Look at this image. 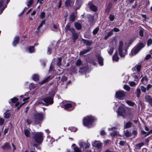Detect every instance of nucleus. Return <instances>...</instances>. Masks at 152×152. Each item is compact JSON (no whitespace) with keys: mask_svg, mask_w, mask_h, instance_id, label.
Returning <instances> with one entry per match:
<instances>
[{"mask_svg":"<svg viewBox=\"0 0 152 152\" xmlns=\"http://www.w3.org/2000/svg\"><path fill=\"white\" fill-rule=\"evenodd\" d=\"M71 24L70 23H69L66 26L65 28V30L66 32L69 31L72 33H73L74 32V31H75V29L72 28H70Z\"/></svg>","mask_w":152,"mask_h":152,"instance_id":"dca6fc26","label":"nucleus"},{"mask_svg":"<svg viewBox=\"0 0 152 152\" xmlns=\"http://www.w3.org/2000/svg\"><path fill=\"white\" fill-rule=\"evenodd\" d=\"M88 6L89 7L91 10L93 11L96 12L97 10V7L94 4H88Z\"/></svg>","mask_w":152,"mask_h":152,"instance_id":"aec40b11","label":"nucleus"},{"mask_svg":"<svg viewBox=\"0 0 152 152\" xmlns=\"http://www.w3.org/2000/svg\"><path fill=\"white\" fill-rule=\"evenodd\" d=\"M75 64L77 66H79L81 65H82L83 66L82 67L80 68V72L82 71H81V70H82L85 71V70H86L87 68V67H86V66L83 65V64H82V62L80 59H78L77 61L75 63Z\"/></svg>","mask_w":152,"mask_h":152,"instance_id":"f8f14e48","label":"nucleus"},{"mask_svg":"<svg viewBox=\"0 0 152 152\" xmlns=\"http://www.w3.org/2000/svg\"><path fill=\"white\" fill-rule=\"evenodd\" d=\"M115 97L120 100L124 99L126 97V93L123 91H119L115 93Z\"/></svg>","mask_w":152,"mask_h":152,"instance_id":"1a4fd4ad","label":"nucleus"},{"mask_svg":"<svg viewBox=\"0 0 152 152\" xmlns=\"http://www.w3.org/2000/svg\"><path fill=\"white\" fill-rule=\"evenodd\" d=\"M18 99L16 97H14L11 99V102H9V103L10 104L12 103V104H11L12 106H13L14 105L15 107L18 106L19 104V102H18Z\"/></svg>","mask_w":152,"mask_h":152,"instance_id":"4468645a","label":"nucleus"},{"mask_svg":"<svg viewBox=\"0 0 152 152\" xmlns=\"http://www.w3.org/2000/svg\"><path fill=\"white\" fill-rule=\"evenodd\" d=\"M75 144H73L72 146L74 147V150L75 152H81V151L78 148L75 147Z\"/></svg>","mask_w":152,"mask_h":152,"instance_id":"f704fd0d","label":"nucleus"},{"mask_svg":"<svg viewBox=\"0 0 152 152\" xmlns=\"http://www.w3.org/2000/svg\"><path fill=\"white\" fill-rule=\"evenodd\" d=\"M96 58L98 59L99 63L100 66H102L103 65V59L100 55H97L96 56Z\"/></svg>","mask_w":152,"mask_h":152,"instance_id":"6ab92c4d","label":"nucleus"},{"mask_svg":"<svg viewBox=\"0 0 152 152\" xmlns=\"http://www.w3.org/2000/svg\"><path fill=\"white\" fill-rule=\"evenodd\" d=\"M24 134L26 137H30V130L29 129H25L24 130Z\"/></svg>","mask_w":152,"mask_h":152,"instance_id":"72a5a7b5","label":"nucleus"},{"mask_svg":"<svg viewBox=\"0 0 152 152\" xmlns=\"http://www.w3.org/2000/svg\"><path fill=\"white\" fill-rule=\"evenodd\" d=\"M53 77H51V78L50 76H49L48 77H47V78H46L45 79L43 80L42 81L40 82V84H42L48 81H49Z\"/></svg>","mask_w":152,"mask_h":152,"instance_id":"c85d7f7f","label":"nucleus"},{"mask_svg":"<svg viewBox=\"0 0 152 152\" xmlns=\"http://www.w3.org/2000/svg\"><path fill=\"white\" fill-rule=\"evenodd\" d=\"M10 0H7V4L9 2ZM4 1L3 0L0 1V14H1L3 10L7 7V4L4 5L3 4Z\"/></svg>","mask_w":152,"mask_h":152,"instance_id":"9b49d317","label":"nucleus"},{"mask_svg":"<svg viewBox=\"0 0 152 152\" xmlns=\"http://www.w3.org/2000/svg\"><path fill=\"white\" fill-rule=\"evenodd\" d=\"M113 42H112L111 43V45L112 44L113 45ZM111 47H110L109 50L108 51V53L110 55H111L113 53V50L114 49V48L116 46V42H115L114 43V45H111Z\"/></svg>","mask_w":152,"mask_h":152,"instance_id":"a211bd4d","label":"nucleus"},{"mask_svg":"<svg viewBox=\"0 0 152 152\" xmlns=\"http://www.w3.org/2000/svg\"><path fill=\"white\" fill-rule=\"evenodd\" d=\"M19 40V38L18 36H16L15 37L12 42L13 46H15L18 43Z\"/></svg>","mask_w":152,"mask_h":152,"instance_id":"b1692460","label":"nucleus"},{"mask_svg":"<svg viewBox=\"0 0 152 152\" xmlns=\"http://www.w3.org/2000/svg\"><path fill=\"white\" fill-rule=\"evenodd\" d=\"M115 18V15L112 14H110L109 16V19L110 21H113Z\"/></svg>","mask_w":152,"mask_h":152,"instance_id":"de8ad7c7","label":"nucleus"},{"mask_svg":"<svg viewBox=\"0 0 152 152\" xmlns=\"http://www.w3.org/2000/svg\"><path fill=\"white\" fill-rule=\"evenodd\" d=\"M125 105L121 104V106L118 108V110L117 111L118 115L121 116L123 117L126 115V110L124 108Z\"/></svg>","mask_w":152,"mask_h":152,"instance_id":"6e6552de","label":"nucleus"},{"mask_svg":"<svg viewBox=\"0 0 152 152\" xmlns=\"http://www.w3.org/2000/svg\"><path fill=\"white\" fill-rule=\"evenodd\" d=\"M75 26L77 30H80L81 29V25L78 23H75Z\"/></svg>","mask_w":152,"mask_h":152,"instance_id":"e433bc0d","label":"nucleus"},{"mask_svg":"<svg viewBox=\"0 0 152 152\" xmlns=\"http://www.w3.org/2000/svg\"><path fill=\"white\" fill-rule=\"evenodd\" d=\"M141 90L143 92L145 93L146 91L147 88H146L142 86H141Z\"/></svg>","mask_w":152,"mask_h":152,"instance_id":"3c124183","label":"nucleus"},{"mask_svg":"<svg viewBox=\"0 0 152 152\" xmlns=\"http://www.w3.org/2000/svg\"><path fill=\"white\" fill-rule=\"evenodd\" d=\"M110 142H111V141L109 140H106L104 142V144L106 145H108V144L110 143Z\"/></svg>","mask_w":152,"mask_h":152,"instance_id":"680f3d73","label":"nucleus"},{"mask_svg":"<svg viewBox=\"0 0 152 152\" xmlns=\"http://www.w3.org/2000/svg\"><path fill=\"white\" fill-rule=\"evenodd\" d=\"M99 28V27L96 28L93 31V33L95 35L96 34L98 31Z\"/></svg>","mask_w":152,"mask_h":152,"instance_id":"603ef678","label":"nucleus"},{"mask_svg":"<svg viewBox=\"0 0 152 152\" xmlns=\"http://www.w3.org/2000/svg\"><path fill=\"white\" fill-rule=\"evenodd\" d=\"M145 98L146 100V101L148 102L149 104L152 105V98L149 95H146L145 96Z\"/></svg>","mask_w":152,"mask_h":152,"instance_id":"5701e85b","label":"nucleus"},{"mask_svg":"<svg viewBox=\"0 0 152 152\" xmlns=\"http://www.w3.org/2000/svg\"><path fill=\"white\" fill-rule=\"evenodd\" d=\"M51 53V48L50 47L48 48L47 53L48 54H50Z\"/></svg>","mask_w":152,"mask_h":152,"instance_id":"bf43d9fd","label":"nucleus"},{"mask_svg":"<svg viewBox=\"0 0 152 152\" xmlns=\"http://www.w3.org/2000/svg\"><path fill=\"white\" fill-rule=\"evenodd\" d=\"M11 148V146L10 145V144L8 142H7L2 146V148L3 149L5 150H8L10 149Z\"/></svg>","mask_w":152,"mask_h":152,"instance_id":"a878e982","label":"nucleus"},{"mask_svg":"<svg viewBox=\"0 0 152 152\" xmlns=\"http://www.w3.org/2000/svg\"><path fill=\"white\" fill-rule=\"evenodd\" d=\"M32 78L33 79L34 81H37L39 79V76L37 74H34L33 75Z\"/></svg>","mask_w":152,"mask_h":152,"instance_id":"ea45409f","label":"nucleus"},{"mask_svg":"<svg viewBox=\"0 0 152 152\" xmlns=\"http://www.w3.org/2000/svg\"><path fill=\"white\" fill-rule=\"evenodd\" d=\"M55 95L54 92L51 91L49 93V96L43 99L39 100L37 102L38 104H44L46 106L51 104L53 102V97Z\"/></svg>","mask_w":152,"mask_h":152,"instance_id":"f257e3e1","label":"nucleus"},{"mask_svg":"<svg viewBox=\"0 0 152 152\" xmlns=\"http://www.w3.org/2000/svg\"><path fill=\"white\" fill-rule=\"evenodd\" d=\"M33 3V0H27V6L28 7L31 6Z\"/></svg>","mask_w":152,"mask_h":152,"instance_id":"c03bdc74","label":"nucleus"},{"mask_svg":"<svg viewBox=\"0 0 152 152\" xmlns=\"http://www.w3.org/2000/svg\"><path fill=\"white\" fill-rule=\"evenodd\" d=\"M52 30L54 31H57L59 30V26L58 24H54L53 27L51 28Z\"/></svg>","mask_w":152,"mask_h":152,"instance_id":"cd10ccee","label":"nucleus"},{"mask_svg":"<svg viewBox=\"0 0 152 152\" xmlns=\"http://www.w3.org/2000/svg\"><path fill=\"white\" fill-rule=\"evenodd\" d=\"M45 115V113L35 112L33 115L35 124H39L42 121Z\"/></svg>","mask_w":152,"mask_h":152,"instance_id":"f03ea898","label":"nucleus"},{"mask_svg":"<svg viewBox=\"0 0 152 152\" xmlns=\"http://www.w3.org/2000/svg\"><path fill=\"white\" fill-rule=\"evenodd\" d=\"M136 93H137V96L138 97H139L140 96L141 91L140 89L137 88L136 90Z\"/></svg>","mask_w":152,"mask_h":152,"instance_id":"49530a36","label":"nucleus"},{"mask_svg":"<svg viewBox=\"0 0 152 152\" xmlns=\"http://www.w3.org/2000/svg\"><path fill=\"white\" fill-rule=\"evenodd\" d=\"M75 19V15L74 13H72L70 16V20L72 22H74Z\"/></svg>","mask_w":152,"mask_h":152,"instance_id":"473e14b6","label":"nucleus"},{"mask_svg":"<svg viewBox=\"0 0 152 152\" xmlns=\"http://www.w3.org/2000/svg\"><path fill=\"white\" fill-rule=\"evenodd\" d=\"M36 87V85L33 83H31L29 86V88L30 90L34 89Z\"/></svg>","mask_w":152,"mask_h":152,"instance_id":"79ce46f5","label":"nucleus"},{"mask_svg":"<svg viewBox=\"0 0 152 152\" xmlns=\"http://www.w3.org/2000/svg\"><path fill=\"white\" fill-rule=\"evenodd\" d=\"M119 135V132L117 131H114L112 132L110 134V135L112 136H118Z\"/></svg>","mask_w":152,"mask_h":152,"instance_id":"c9c22d12","label":"nucleus"},{"mask_svg":"<svg viewBox=\"0 0 152 152\" xmlns=\"http://www.w3.org/2000/svg\"><path fill=\"white\" fill-rule=\"evenodd\" d=\"M28 50L30 53H33L34 51V46L30 47L28 48Z\"/></svg>","mask_w":152,"mask_h":152,"instance_id":"37998d69","label":"nucleus"},{"mask_svg":"<svg viewBox=\"0 0 152 152\" xmlns=\"http://www.w3.org/2000/svg\"><path fill=\"white\" fill-rule=\"evenodd\" d=\"M62 59L61 58H59L58 59V62L57 63V65L58 66H59L61 65V61Z\"/></svg>","mask_w":152,"mask_h":152,"instance_id":"864d4df0","label":"nucleus"},{"mask_svg":"<svg viewBox=\"0 0 152 152\" xmlns=\"http://www.w3.org/2000/svg\"><path fill=\"white\" fill-rule=\"evenodd\" d=\"M45 24V20H43L42 21L41 23L40 24V25H39V26L38 28H37V30L38 31H39L40 29V28H41V27H42L43 25H44Z\"/></svg>","mask_w":152,"mask_h":152,"instance_id":"a19ab883","label":"nucleus"},{"mask_svg":"<svg viewBox=\"0 0 152 152\" xmlns=\"http://www.w3.org/2000/svg\"><path fill=\"white\" fill-rule=\"evenodd\" d=\"M72 36L73 37V41L75 42L76 40L77 39L78 37V35L77 33L75 32V31H74L73 33H72Z\"/></svg>","mask_w":152,"mask_h":152,"instance_id":"bb28decb","label":"nucleus"},{"mask_svg":"<svg viewBox=\"0 0 152 152\" xmlns=\"http://www.w3.org/2000/svg\"><path fill=\"white\" fill-rule=\"evenodd\" d=\"M126 102L129 106H134V105H136L135 103L133 102L129 101L126 100Z\"/></svg>","mask_w":152,"mask_h":152,"instance_id":"4c0bfd02","label":"nucleus"},{"mask_svg":"<svg viewBox=\"0 0 152 152\" xmlns=\"http://www.w3.org/2000/svg\"><path fill=\"white\" fill-rule=\"evenodd\" d=\"M152 44V39L151 38L149 39L147 41V45L148 46L151 45Z\"/></svg>","mask_w":152,"mask_h":152,"instance_id":"5fc2aeb1","label":"nucleus"},{"mask_svg":"<svg viewBox=\"0 0 152 152\" xmlns=\"http://www.w3.org/2000/svg\"><path fill=\"white\" fill-rule=\"evenodd\" d=\"M139 35H140L142 37L143 36V31L140 30L139 31Z\"/></svg>","mask_w":152,"mask_h":152,"instance_id":"774afa93","label":"nucleus"},{"mask_svg":"<svg viewBox=\"0 0 152 152\" xmlns=\"http://www.w3.org/2000/svg\"><path fill=\"white\" fill-rule=\"evenodd\" d=\"M112 5L111 3H109L108 4L105 10V12L106 13H107V14L109 13L112 7Z\"/></svg>","mask_w":152,"mask_h":152,"instance_id":"c756f323","label":"nucleus"},{"mask_svg":"<svg viewBox=\"0 0 152 152\" xmlns=\"http://www.w3.org/2000/svg\"><path fill=\"white\" fill-rule=\"evenodd\" d=\"M95 120L94 117L92 116H87L83 119V124L87 127H89Z\"/></svg>","mask_w":152,"mask_h":152,"instance_id":"20e7f679","label":"nucleus"},{"mask_svg":"<svg viewBox=\"0 0 152 152\" xmlns=\"http://www.w3.org/2000/svg\"><path fill=\"white\" fill-rule=\"evenodd\" d=\"M45 12H42L40 14V18L42 19H44L45 17Z\"/></svg>","mask_w":152,"mask_h":152,"instance_id":"4d7b16f0","label":"nucleus"},{"mask_svg":"<svg viewBox=\"0 0 152 152\" xmlns=\"http://www.w3.org/2000/svg\"><path fill=\"white\" fill-rule=\"evenodd\" d=\"M29 99V97H28L26 98H24L23 99V101L24 102V104L27 102L28 100Z\"/></svg>","mask_w":152,"mask_h":152,"instance_id":"0e129e2a","label":"nucleus"},{"mask_svg":"<svg viewBox=\"0 0 152 152\" xmlns=\"http://www.w3.org/2000/svg\"><path fill=\"white\" fill-rule=\"evenodd\" d=\"M123 43L122 40L119 42L118 47V51L120 56L121 57H124L126 54V50L123 49Z\"/></svg>","mask_w":152,"mask_h":152,"instance_id":"423d86ee","label":"nucleus"},{"mask_svg":"<svg viewBox=\"0 0 152 152\" xmlns=\"http://www.w3.org/2000/svg\"><path fill=\"white\" fill-rule=\"evenodd\" d=\"M148 80V79L147 77L146 76H144L142 78L141 82L143 84L145 85L147 84Z\"/></svg>","mask_w":152,"mask_h":152,"instance_id":"412c9836","label":"nucleus"},{"mask_svg":"<svg viewBox=\"0 0 152 152\" xmlns=\"http://www.w3.org/2000/svg\"><path fill=\"white\" fill-rule=\"evenodd\" d=\"M42 132H37L34 135V138L35 142L37 143H41L43 140Z\"/></svg>","mask_w":152,"mask_h":152,"instance_id":"0eeeda50","label":"nucleus"},{"mask_svg":"<svg viewBox=\"0 0 152 152\" xmlns=\"http://www.w3.org/2000/svg\"><path fill=\"white\" fill-rule=\"evenodd\" d=\"M144 46L143 43H140L137 44L132 50L131 53L132 56L135 55Z\"/></svg>","mask_w":152,"mask_h":152,"instance_id":"39448f33","label":"nucleus"},{"mask_svg":"<svg viewBox=\"0 0 152 152\" xmlns=\"http://www.w3.org/2000/svg\"><path fill=\"white\" fill-rule=\"evenodd\" d=\"M126 142L124 141H121L119 142V144L122 146H124L126 144Z\"/></svg>","mask_w":152,"mask_h":152,"instance_id":"13d9d810","label":"nucleus"},{"mask_svg":"<svg viewBox=\"0 0 152 152\" xmlns=\"http://www.w3.org/2000/svg\"><path fill=\"white\" fill-rule=\"evenodd\" d=\"M74 106V104L71 102H67L64 105V109L68 111L72 110L73 109Z\"/></svg>","mask_w":152,"mask_h":152,"instance_id":"9d476101","label":"nucleus"},{"mask_svg":"<svg viewBox=\"0 0 152 152\" xmlns=\"http://www.w3.org/2000/svg\"><path fill=\"white\" fill-rule=\"evenodd\" d=\"M91 49V48H88L87 49H83V50L81 51L80 53V55H83L89 52Z\"/></svg>","mask_w":152,"mask_h":152,"instance_id":"393cba45","label":"nucleus"},{"mask_svg":"<svg viewBox=\"0 0 152 152\" xmlns=\"http://www.w3.org/2000/svg\"><path fill=\"white\" fill-rule=\"evenodd\" d=\"M132 125V123L130 122H127L125 124L124 127L125 128H127L131 127Z\"/></svg>","mask_w":152,"mask_h":152,"instance_id":"a18cd8bd","label":"nucleus"},{"mask_svg":"<svg viewBox=\"0 0 152 152\" xmlns=\"http://www.w3.org/2000/svg\"><path fill=\"white\" fill-rule=\"evenodd\" d=\"M94 16L92 15H90L89 16V22L91 25H92L94 22Z\"/></svg>","mask_w":152,"mask_h":152,"instance_id":"2f4dec72","label":"nucleus"},{"mask_svg":"<svg viewBox=\"0 0 152 152\" xmlns=\"http://www.w3.org/2000/svg\"><path fill=\"white\" fill-rule=\"evenodd\" d=\"M4 122V119L2 118H0V125H2Z\"/></svg>","mask_w":152,"mask_h":152,"instance_id":"69168bd1","label":"nucleus"},{"mask_svg":"<svg viewBox=\"0 0 152 152\" xmlns=\"http://www.w3.org/2000/svg\"><path fill=\"white\" fill-rule=\"evenodd\" d=\"M79 145L80 147L85 148V149L88 148L90 145V143L88 142H84L82 141L79 142Z\"/></svg>","mask_w":152,"mask_h":152,"instance_id":"ddd939ff","label":"nucleus"},{"mask_svg":"<svg viewBox=\"0 0 152 152\" xmlns=\"http://www.w3.org/2000/svg\"><path fill=\"white\" fill-rule=\"evenodd\" d=\"M124 89L127 91H129L130 90V87L127 85H125L124 86Z\"/></svg>","mask_w":152,"mask_h":152,"instance_id":"8fccbe9b","label":"nucleus"},{"mask_svg":"<svg viewBox=\"0 0 152 152\" xmlns=\"http://www.w3.org/2000/svg\"><path fill=\"white\" fill-rule=\"evenodd\" d=\"M82 41L87 46H90L93 42L92 41L90 40L83 39Z\"/></svg>","mask_w":152,"mask_h":152,"instance_id":"4be33fe9","label":"nucleus"},{"mask_svg":"<svg viewBox=\"0 0 152 152\" xmlns=\"http://www.w3.org/2000/svg\"><path fill=\"white\" fill-rule=\"evenodd\" d=\"M112 31L113 32L114 31L115 32H118L120 31V30L118 28H114Z\"/></svg>","mask_w":152,"mask_h":152,"instance_id":"e2e57ef3","label":"nucleus"},{"mask_svg":"<svg viewBox=\"0 0 152 152\" xmlns=\"http://www.w3.org/2000/svg\"><path fill=\"white\" fill-rule=\"evenodd\" d=\"M113 61H117L119 59V57L118 56V53L117 52H116L115 54L114 55L113 58Z\"/></svg>","mask_w":152,"mask_h":152,"instance_id":"7c9ffc66","label":"nucleus"},{"mask_svg":"<svg viewBox=\"0 0 152 152\" xmlns=\"http://www.w3.org/2000/svg\"><path fill=\"white\" fill-rule=\"evenodd\" d=\"M151 88H152V85H151V84H149L146 87L147 90H149V89Z\"/></svg>","mask_w":152,"mask_h":152,"instance_id":"052dcab7","label":"nucleus"},{"mask_svg":"<svg viewBox=\"0 0 152 152\" xmlns=\"http://www.w3.org/2000/svg\"><path fill=\"white\" fill-rule=\"evenodd\" d=\"M144 145L143 142H141L136 145V146L139 148H141Z\"/></svg>","mask_w":152,"mask_h":152,"instance_id":"6e6d98bb","label":"nucleus"},{"mask_svg":"<svg viewBox=\"0 0 152 152\" xmlns=\"http://www.w3.org/2000/svg\"><path fill=\"white\" fill-rule=\"evenodd\" d=\"M4 117L6 118H8L10 117V115L9 113H8L7 111L5 112L4 114Z\"/></svg>","mask_w":152,"mask_h":152,"instance_id":"09e8293b","label":"nucleus"},{"mask_svg":"<svg viewBox=\"0 0 152 152\" xmlns=\"http://www.w3.org/2000/svg\"><path fill=\"white\" fill-rule=\"evenodd\" d=\"M94 147L97 148L98 149H100L102 147V144L99 141H95L92 144Z\"/></svg>","mask_w":152,"mask_h":152,"instance_id":"2eb2a0df","label":"nucleus"},{"mask_svg":"<svg viewBox=\"0 0 152 152\" xmlns=\"http://www.w3.org/2000/svg\"><path fill=\"white\" fill-rule=\"evenodd\" d=\"M124 133L125 135L127 137H129L131 135V132L128 130L124 131Z\"/></svg>","mask_w":152,"mask_h":152,"instance_id":"58836bf2","label":"nucleus"},{"mask_svg":"<svg viewBox=\"0 0 152 152\" xmlns=\"http://www.w3.org/2000/svg\"><path fill=\"white\" fill-rule=\"evenodd\" d=\"M141 68V64H138L132 68V70L135 72L132 74V76L135 79H137L140 77V74L139 72L140 71Z\"/></svg>","mask_w":152,"mask_h":152,"instance_id":"7ed1b4c3","label":"nucleus"},{"mask_svg":"<svg viewBox=\"0 0 152 152\" xmlns=\"http://www.w3.org/2000/svg\"><path fill=\"white\" fill-rule=\"evenodd\" d=\"M74 2V0H66L65 2V6L66 7L72 6L73 5Z\"/></svg>","mask_w":152,"mask_h":152,"instance_id":"f3484780","label":"nucleus"},{"mask_svg":"<svg viewBox=\"0 0 152 152\" xmlns=\"http://www.w3.org/2000/svg\"><path fill=\"white\" fill-rule=\"evenodd\" d=\"M129 84L131 86H133L135 85L136 83L132 81Z\"/></svg>","mask_w":152,"mask_h":152,"instance_id":"338daca9","label":"nucleus"}]
</instances>
